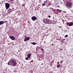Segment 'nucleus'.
Segmentation results:
<instances>
[{"label": "nucleus", "instance_id": "nucleus-1", "mask_svg": "<svg viewBox=\"0 0 73 73\" xmlns=\"http://www.w3.org/2000/svg\"><path fill=\"white\" fill-rule=\"evenodd\" d=\"M17 62L14 59L11 58L8 62L7 64L8 65H11L13 66H15L17 64Z\"/></svg>", "mask_w": 73, "mask_h": 73}, {"label": "nucleus", "instance_id": "nucleus-2", "mask_svg": "<svg viewBox=\"0 0 73 73\" xmlns=\"http://www.w3.org/2000/svg\"><path fill=\"white\" fill-rule=\"evenodd\" d=\"M66 6H68V7H70H70L72 6V3L69 1H66Z\"/></svg>", "mask_w": 73, "mask_h": 73}, {"label": "nucleus", "instance_id": "nucleus-3", "mask_svg": "<svg viewBox=\"0 0 73 73\" xmlns=\"http://www.w3.org/2000/svg\"><path fill=\"white\" fill-rule=\"evenodd\" d=\"M44 23L45 24H48L49 22V20L48 19H43Z\"/></svg>", "mask_w": 73, "mask_h": 73}, {"label": "nucleus", "instance_id": "nucleus-4", "mask_svg": "<svg viewBox=\"0 0 73 73\" xmlns=\"http://www.w3.org/2000/svg\"><path fill=\"white\" fill-rule=\"evenodd\" d=\"M6 9L7 10L10 7V5L9 3H6L5 4Z\"/></svg>", "mask_w": 73, "mask_h": 73}, {"label": "nucleus", "instance_id": "nucleus-5", "mask_svg": "<svg viewBox=\"0 0 73 73\" xmlns=\"http://www.w3.org/2000/svg\"><path fill=\"white\" fill-rule=\"evenodd\" d=\"M37 19V17L35 16H33L31 17V19L33 21H36Z\"/></svg>", "mask_w": 73, "mask_h": 73}, {"label": "nucleus", "instance_id": "nucleus-6", "mask_svg": "<svg viewBox=\"0 0 73 73\" xmlns=\"http://www.w3.org/2000/svg\"><path fill=\"white\" fill-rule=\"evenodd\" d=\"M67 24L68 26H69L70 27V26H72L73 25V23L71 22V23H67Z\"/></svg>", "mask_w": 73, "mask_h": 73}, {"label": "nucleus", "instance_id": "nucleus-7", "mask_svg": "<svg viewBox=\"0 0 73 73\" xmlns=\"http://www.w3.org/2000/svg\"><path fill=\"white\" fill-rule=\"evenodd\" d=\"M7 21H0V25H3L4 23H7Z\"/></svg>", "mask_w": 73, "mask_h": 73}, {"label": "nucleus", "instance_id": "nucleus-8", "mask_svg": "<svg viewBox=\"0 0 73 73\" xmlns=\"http://www.w3.org/2000/svg\"><path fill=\"white\" fill-rule=\"evenodd\" d=\"M13 11H14V10H13L11 8H9L8 10L9 12L10 13H11V12H13Z\"/></svg>", "mask_w": 73, "mask_h": 73}, {"label": "nucleus", "instance_id": "nucleus-9", "mask_svg": "<svg viewBox=\"0 0 73 73\" xmlns=\"http://www.w3.org/2000/svg\"><path fill=\"white\" fill-rule=\"evenodd\" d=\"M10 38L12 40H15V38L13 36H10Z\"/></svg>", "mask_w": 73, "mask_h": 73}, {"label": "nucleus", "instance_id": "nucleus-10", "mask_svg": "<svg viewBox=\"0 0 73 73\" xmlns=\"http://www.w3.org/2000/svg\"><path fill=\"white\" fill-rule=\"evenodd\" d=\"M30 39V37H27L26 38H25L24 40V41H28Z\"/></svg>", "mask_w": 73, "mask_h": 73}, {"label": "nucleus", "instance_id": "nucleus-11", "mask_svg": "<svg viewBox=\"0 0 73 73\" xmlns=\"http://www.w3.org/2000/svg\"><path fill=\"white\" fill-rule=\"evenodd\" d=\"M31 54L29 53L27 54V56L29 58L31 57Z\"/></svg>", "mask_w": 73, "mask_h": 73}, {"label": "nucleus", "instance_id": "nucleus-12", "mask_svg": "<svg viewBox=\"0 0 73 73\" xmlns=\"http://www.w3.org/2000/svg\"><path fill=\"white\" fill-rule=\"evenodd\" d=\"M31 44H32L33 45H36V44H37V43L35 42H31Z\"/></svg>", "mask_w": 73, "mask_h": 73}, {"label": "nucleus", "instance_id": "nucleus-13", "mask_svg": "<svg viewBox=\"0 0 73 73\" xmlns=\"http://www.w3.org/2000/svg\"><path fill=\"white\" fill-rule=\"evenodd\" d=\"M57 11H58L59 12H62V11L61 10H60L59 9H56Z\"/></svg>", "mask_w": 73, "mask_h": 73}, {"label": "nucleus", "instance_id": "nucleus-14", "mask_svg": "<svg viewBox=\"0 0 73 73\" xmlns=\"http://www.w3.org/2000/svg\"><path fill=\"white\" fill-rule=\"evenodd\" d=\"M60 65H58L57 66V68H60Z\"/></svg>", "mask_w": 73, "mask_h": 73}, {"label": "nucleus", "instance_id": "nucleus-15", "mask_svg": "<svg viewBox=\"0 0 73 73\" xmlns=\"http://www.w3.org/2000/svg\"><path fill=\"white\" fill-rule=\"evenodd\" d=\"M28 58V57H26V58H25V60H28V58Z\"/></svg>", "mask_w": 73, "mask_h": 73}, {"label": "nucleus", "instance_id": "nucleus-16", "mask_svg": "<svg viewBox=\"0 0 73 73\" xmlns=\"http://www.w3.org/2000/svg\"><path fill=\"white\" fill-rule=\"evenodd\" d=\"M44 3L45 4H46V3H47V1H45L44 2Z\"/></svg>", "mask_w": 73, "mask_h": 73}, {"label": "nucleus", "instance_id": "nucleus-17", "mask_svg": "<svg viewBox=\"0 0 73 73\" xmlns=\"http://www.w3.org/2000/svg\"><path fill=\"white\" fill-rule=\"evenodd\" d=\"M25 4H23L22 5V6H23V7H25Z\"/></svg>", "mask_w": 73, "mask_h": 73}, {"label": "nucleus", "instance_id": "nucleus-18", "mask_svg": "<svg viewBox=\"0 0 73 73\" xmlns=\"http://www.w3.org/2000/svg\"><path fill=\"white\" fill-rule=\"evenodd\" d=\"M42 6H45V3H43L42 4Z\"/></svg>", "mask_w": 73, "mask_h": 73}, {"label": "nucleus", "instance_id": "nucleus-19", "mask_svg": "<svg viewBox=\"0 0 73 73\" xmlns=\"http://www.w3.org/2000/svg\"><path fill=\"white\" fill-rule=\"evenodd\" d=\"M41 50L42 51H44V49H43V48H41Z\"/></svg>", "mask_w": 73, "mask_h": 73}, {"label": "nucleus", "instance_id": "nucleus-20", "mask_svg": "<svg viewBox=\"0 0 73 73\" xmlns=\"http://www.w3.org/2000/svg\"><path fill=\"white\" fill-rule=\"evenodd\" d=\"M68 36V35H66L65 36V37H67Z\"/></svg>", "mask_w": 73, "mask_h": 73}, {"label": "nucleus", "instance_id": "nucleus-21", "mask_svg": "<svg viewBox=\"0 0 73 73\" xmlns=\"http://www.w3.org/2000/svg\"><path fill=\"white\" fill-rule=\"evenodd\" d=\"M60 64H62V60L60 62Z\"/></svg>", "mask_w": 73, "mask_h": 73}, {"label": "nucleus", "instance_id": "nucleus-22", "mask_svg": "<svg viewBox=\"0 0 73 73\" xmlns=\"http://www.w3.org/2000/svg\"><path fill=\"white\" fill-rule=\"evenodd\" d=\"M45 36H46V37H47V36H48V34H46L45 35Z\"/></svg>", "mask_w": 73, "mask_h": 73}, {"label": "nucleus", "instance_id": "nucleus-23", "mask_svg": "<svg viewBox=\"0 0 73 73\" xmlns=\"http://www.w3.org/2000/svg\"><path fill=\"white\" fill-rule=\"evenodd\" d=\"M48 17H49V18H50V17H51V16H50V15H49L48 16Z\"/></svg>", "mask_w": 73, "mask_h": 73}, {"label": "nucleus", "instance_id": "nucleus-24", "mask_svg": "<svg viewBox=\"0 0 73 73\" xmlns=\"http://www.w3.org/2000/svg\"><path fill=\"white\" fill-rule=\"evenodd\" d=\"M50 9H52L51 10L53 11V8H50Z\"/></svg>", "mask_w": 73, "mask_h": 73}, {"label": "nucleus", "instance_id": "nucleus-25", "mask_svg": "<svg viewBox=\"0 0 73 73\" xmlns=\"http://www.w3.org/2000/svg\"><path fill=\"white\" fill-rule=\"evenodd\" d=\"M13 9V10H14L13 9H15V8H13V7H12V9Z\"/></svg>", "mask_w": 73, "mask_h": 73}, {"label": "nucleus", "instance_id": "nucleus-26", "mask_svg": "<svg viewBox=\"0 0 73 73\" xmlns=\"http://www.w3.org/2000/svg\"><path fill=\"white\" fill-rule=\"evenodd\" d=\"M60 28H61V26H59Z\"/></svg>", "mask_w": 73, "mask_h": 73}, {"label": "nucleus", "instance_id": "nucleus-27", "mask_svg": "<svg viewBox=\"0 0 73 73\" xmlns=\"http://www.w3.org/2000/svg\"><path fill=\"white\" fill-rule=\"evenodd\" d=\"M44 44H45V43H46V42H44Z\"/></svg>", "mask_w": 73, "mask_h": 73}, {"label": "nucleus", "instance_id": "nucleus-28", "mask_svg": "<svg viewBox=\"0 0 73 73\" xmlns=\"http://www.w3.org/2000/svg\"><path fill=\"white\" fill-rule=\"evenodd\" d=\"M8 45H10V43H8Z\"/></svg>", "mask_w": 73, "mask_h": 73}, {"label": "nucleus", "instance_id": "nucleus-29", "mask_svg": "<svg viewBox=\"0 0 73 73\" xmlns=\"http://www.w3.org/2000/svg\"><path fill=\"white\" fill-rule=\"evenodd\" d=\"M10 1H13V0H10Z\"/></svg>", "mask_w": 73, "mask_h": 73}, {"label": "nucleus", "instance_id": "nucleus-30", "mask_svg": "<svg viewBox=\"0 0 73 73\" xmlns=\"http://www.w3.org/2000/svg\"><path fill=\"white\" fill-rule=\"evenodd\" d=\"M58 27H59V26H57Z\"/></svg>", "mask_w": 73, "mask_h": 73}, {"label": "nucleus", "instance_id": "nucleus-31", "mask_svg": "<svg viewBox=\"0 0 73 73\" xmlns=\"http://www.w3.org/2000/svg\"><path fill=\"white\" fill-rule=\"evenodd\" d=\"M52 45H54L53 44H52Z\"/></svg>", "mask_w": 73, "mask_h": 73}, {"label": "nucleus", "instance_id": "nucleus-32", "mask_svg": "<svg viewBox=\"0 0 73 73\" xmlns=\"http://www.w3.org/2000/svg\"><path fill=\"white\" fill-rule=\"evenodd\" d=\"M25 37H26V36H25Z\"/></svg>", "mask_w": 73, "mask_h": 73}, {"label": "nucleus", "instance_id": "nucleus-33", "mask_svg": "<svg viewBox=\"0 0 73 73\" xmlns=\"http://www.w3.org/2000/svg\"><path fill=\"white\" fill-rule=\"evenodd\" d=\"M43 37H44V36H43Z\"/></svg>", "mask_w": 73, "mask_h": 73}, {"label": "nucleus", "instance_id": "nucleus-34", "mask_svg": "<svg viewBox=\"0 0 73 73\" xmlns=\"http://www.w3.org/2000/svg\"><path fill=\"white\" fill-rule=\"evenodd\" d=\"M29 23V22H28V23Z\"/></svg>", "mask_w": 73, "mask_h": 73}, {"label": "nucleus", "instance_id": "nucleus-35", "mask_svg": "<svg viewBox=\"0 0 73 73\" xmlns=\"http://www.w3.org/2000/svg\"><path fill=\"white\" fill-rule=\"evenodd\" d=\"M29 23V22H28V23Z\"/></svg>", "mask_w": 73, "mask_h": 73}]
</instances>
